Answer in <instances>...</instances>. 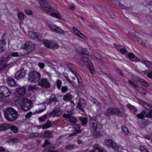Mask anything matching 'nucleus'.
<instances>
[{"label": "nucleus", "instance_id": "nucleus-1", "mask_svg": "<svg viewBox=\"0 0 152 152\" xmlns=\"http://www.w3.org/2000/svg\"><path fill=\"white\" fill-rule=\"evenodd\" d=\"M89 128L91 131L93 132L94 136L97 137L101 134L102 126L98 123L96 117H93L90 118Z\"/></svg>", "mask_w": 152, "mask_h": 152}, {"label": "nucleus", "instance_id": "nucleus-2", "mask_svg": "<svg viewBox=\"0 0 152 152\" xmlns=\"http://www.w3.org/2000/svg\"><path fill=\"white\" fill-rule=\"evenodd\" d=\"M4 114L6 119L8 121H13L18 118L19 114L15 109L9 107L5 109Z\"/></svg>", "mask_w": 152, "mask_h": 152}, {"label": "nucleus", "instance_id": "nucleus-3", "mask_svg": "<svg viewBox=\"0 0 152 152\" xmlns=\"http://www.w3.org/2000/svg\"><path fill=\"white\" fill-rule=\"evenodd\" d=\"M125 110L121 112L118 108L113 107H110L107 108V110L104 112V114L105 116L107 117L110 116L112 114L118 115L119 117H122L124 114Z\"/></svg>", "mask_w": 152, "mask_h": 152}, {"label": "nucleus", "instance_id": "nucleus-4", "mask_svg": "<svg viewBox=\"0 0 152 152\" xmlns=\"http://www.w3.org/2000/svg\"><path fill=\"white\" fill-rule=\"evenodd\" d=\"M40 78V74L36 71H32L28 74V80L31 83H36L39 82Z\"/></svg>", "mask_w": 152, "mask_h": 152}, {"label": "nucleus", "instance_id": "nucleus-5", "mask_svg": "<svg viewBox=\"0 0 152 152\" xmlns=\"http://www.w3.org/2000/svg\"><path fill=\"white\" fill-rule=\"evenodd\" d=\"M138 103L142 105L145 108L150 110L148 113L145 115V117L147 118H152V105L144 101L138 99H137Z\"/></svg>", "mask_w": 152, "mask_h": 152}, {"label": "nucleus", "instance_id": "nucleus-6", "mask_svg": "<svg viewBox=\"0 0 152 152\" xmlns=\"http://www.w3.org/2000/svg\"><path fill=\"white\" fill-rule=\"evenodd\" d=\"M35 47L34 44L32 42L30 41L26 42L22 46V49L26 50L24 53V55L33 52L35 49Z\"/></svg>", "mask_w": 152, "mask_h": 152}, {"label": "nucleus", "instance_id": "nucleus-7", "mask_svg": "<svg viewBox=\"0 0 152 152\" xmlns=\"http://www.w3.org/2000/svg\"><path fill=\"white\" fill-rule=\"evenodd\" d=\"M40 9L43 12L48 14L53 12V8L50 5L48 2L45 1V3L40 4Z\"/></svg>", "mask_w": 152, "mask_h": 152}, {"label": "nucleus", "instance_id": "nucleus-8", "mask_svg": "<svg viewBox=\"0 0 152 152\" xmlns=\"http://www.w3.org/2000/svg\"><path fill=\"white\" fill-rule=\"evenodd\" d=\"M21 99L22 100V104L21 107L25 111L28 110L32 107V102L31 101L24 98Z\"/></svg>", "mask_w": 152, "mask_h": 152}, {"label": "nucleus", "instance_id": "nucleus-9", "mask_svg": "<svg viewBox=\"0 0 152 152\" xmlns=\"http://www.w3.org/2000/svg\"><path fill=\"white\" fill-rule=\"evenodd\" d=\"M82 61L85 64L88 66V69L91 72V73L93 74L94 72V70L93 64L90 62L88 58L84 56L82 57Z\"/></svg>", "mask_w": 152, "mask_h": 152}, {"label": "nucleus", "instance_id": "nucleus-10", "mask_svg": "<svg viewBox=\"0 0 152 152\" xmlns=\"http://www.w3.org/2000/svg\"><path fill=\"white\" fill-rule=\"evenodd\" d=\"M16 90L17 92V96L20 95L21 99H23V97H26L28 96V94L26 92V89L25 88H18L16 89Z\"/></svg>", "mask_w": 152, "mask_h": 152}, {"label": "nucleus", "instance_id": "nucleus-11", "mask_svg": "<svg viewBox=\"0 0 152 152\" xmlns=\"http://www.w3.org/2000/svg\"><path fill=\"white\" fill-rule=\"evenodd\" d=\"M0 93H1L4 97H7L10 96L11 92L8 88L3 86H0Z\"/></svg>", "mask_w": 152, "mask_h": 152}, {"label": "nucleus", "instance_id": "nucleus-12", "mask_svg": "<svg viewBox=\"0 0 152 152\" xmlns=\"http://www.w3.org/2000/svg\"><path fill=\"white\" fill-rule=\"evenodd\" d=\"M38 85L42 87L46 88L50 87V84L46 78H42L39 81Z\"/></svg>", "mask_w": 152, "mask_h": 152}, {"label": "nucleus", "instance_id": "nucleus-13", "mask_svg": "<svg viewBox=\"0 0 152 152\" xmlns=\"http://www.w3.org/2000/svg\"><path fill=\"white\" fill-rule=\"evenodd\" d=\"M105 142L107 147L112 148L115 150H117L118 147L116 143L110 139H107L105 140Z\"/></svg>", "mask_w": 152, "mask_h": 152}, {"label": "nucleus", "instance_id": "nucleus-14", "mask_svg": "<svg viewBox=\"0 0 152 152\" xmlns=\"http://www.w3.org/2000/svg\"><path fill=\"white\" fill-rule=\"evenodd\" d=\"M86 102L85 100L83 99H80L78 102L77 105V108L80 110L83 113H84L85 110L84 109L85 105Z\"/></svg>", "mask_w": 152, "mask_h": 152}, {"label": "nucleus", "instance_id": "nucleus-15", "mask_svg": "<svg viewBox=\"0 0 152 152\" xmlns=\"http://www.w3.org/2000/svg\"><path fill=\"white\" fill-rule=\"evenodd\" d=\"M26 75L25 71L23 69L17 72L15 74L14 77L17 80H19L24 77Z\"/></svg>", "mask_w": 152, "mask_h": 152}, {"label": "nucleus", "instance_id": "nucleus-16", "mask_svg": "<svg viewBox=\"0 0 152 152\" xmlns=\"http://www.w3.org/2000/svg\"><path fill=\"white\" fill-rule=\"evenodd\" d=\"M29 34L31 38L37 40H40L42 38L41 35L39 33L30 31L29 32Z\"/></svg>", "mask_w": 152, "mask_h": 152}, {"label": "nucleus", "instance_id": "nucleus-17", "mask_svg": "<svg viewBox=\"0 0 152 152\" xmlns=\"http://www.w3.org/2000/svg\"><path fill=\"white\" fill-rule=\"evenodd\" d=\"M49 27L53 31L61 34H63L64 32V31L62 30L58 27H57L56 25H49Z\"/></svg>", "mask_w": 152, "mask_h": 152}, {"label": "nucleus", "instance_id": "nucleus-18", "mask_svg": "<svg viewBox=\"0 0 152 152\" xmlns=\"http://www.w3.org/2000/svg\"><path fill=\"white\" fill-rule=\"evenodd\" d=\"M6 81L10 86L14 87L16 85V83L14 79L12 77H9L6 80Z\"/></svg>", "mask_w": 152, "mask_h": 152}, {"label": "nucleus", "instance_id": "nucleus-19", "mask_svg": "<svg viewBox=\"0 0 152 152\" xmlns=\"http://www.w3.org/2000/svg\"><path fill=\"white\" fill-rule=\"evenodd\" d=\"M73 31L74 33L77 34L80 37L83 38L85 40L87 39V37L86 36L82 34L79 30L77 29L75 27H73L72 28Z\"/></svg>", "mask_w": 152, "mask_h": 152}, {"label": "nucleus", "instance_id": "nucleus-20", "mask_svg": "<svg viewBox=\"0 0 152 152\" xmlns=\"http://www.w3.org/2000/svg\"><path fill=\"white\" fill-rule=\"evenodd\" d=\"M94 148L90 152H105V150L100 149V146L97 144H95L93 146Z\"/></svg>", "mask_w": 152, "mask_h": 152}, {"label": "nucleus", "instance_id": "nucleus-21", "mask_svg": "<svg viewBox=\"0 0 152 152\" xmlns=\"http://www.w3.org/2000/svg\"><path fill=\"white\" fill-rule=\"evenodd\" d=\"M78 146L75 144H68L65 146V148L66 150H71L75 148H77Z\"/></svg>", "mask_w": 152, "mask_h": 152}, {"label": "nucleus", "instance_id": "nucleus-22", "mask_svg": "<svg viewBox=\"0 0 152 152\" xmlns=\"http://www.w3.org/2000/svg\"><path fill=\"white\" fill-rule=\"evenodd\" d=\"M48 100L49 101L48 102V104H50L52 102H56L58 101L56 97V96L53 94L51 95Z\"/></svg>", "mask_w": 152, "mask_h": 152}, {"label": "nucleus", "instance_id": "nucleus-23", "mask_svg": "<svg viewBox=\"0 0 152 152\" xmlns=\"http://www.w3.org/2000/svg\"><path fill=\"white\" fill-rule=\"evenodd\" d=\"M10 126V124H4L0 125V131L8 129Z\"/></svg>", "mask_w": 152, "mask_h": 152}, {"label": "nucleus", "instance_id": "nucleus-24", "mask_svg": "<svg viewBox=\"0 0 152 152\" xmlns=\"http://www.w3.org/2000/svg\"><path fill=\"white\" fill-rule=\"evenodd\" d=\"M8 57H5L2 56L0 59V66H3L8 61Z\"/></svg>", "mask_w": 152, "mask_h": 152}, {"label": "nucleus", "instance_id": "nucleus-25", "mask_svg": "<svg viewBox=\"0 0 152 152\" xmlns=\"http://www.w3.org/2000/svg\"><path fill=\"white\" fill-rule=\"evenodd\" d=\"M126 107L133 112L135 113L137 111V108L134 106L131 105L130 104H127Z\"/></svg>", "mask_w": 152, "mask_h": 152}, {"label": "nucleus", "instance_id": "nucleus-26", "mask_svg": "<svg viewBox=\"0 0 152 152\" xmlns=\"http://www.w3.org/2000/svg\"><path fill=\"white\" fill-rule=\"evenodd\" d=\"M128 56L131 61H137L138 60V59L137 57L131 53H129Z\"/></svg>", "mask_w": 152, "mask_h": 152}, {"label": "nucleus", "instance_id": "nucleus-27", "mask_svg": "<svg viewBox=\"0 0 152 152\" xmlns=\"http://www.w3.org/2000/svg\"><path fill=\"white\" fill-rule=\"evenodd\" d=\"M63 99L65 101H70L72 99V95L70 93H67L64 96Z\"/></svg>", "mask_w": 152, "mask_h": 152}, {"label": "nucleus", "instance_id": "nucleus-28", "mask_svg": "<svg viewBox=\"0 0 152 152\" xmlns=\"http://www.w3.org/2000/svg\"><path fill=\"white\" fill-rule=\"evenodd\" d=\"M44 44L46 47L49 48H51V45L53 46V44L50 40H45L44 42Z\"/></svg>", "mask_w": 152, "mask_h": 152}, {"label": "nucleus", "instance_id": "nucleus-29", "mask_svg": "<svg viewBox=\"0 0 152 152\" xmlns=\"http://www.w3.org/2000/svg\"><path fill=\"white\" fill-rule=\"evenodd\" d=\"M39 134L37 132H32L29 134V137L31 138H34L39 136Z\"/></svg>", "mask_w": 152, "mask_h": 152}, {"label": "nucleus", "instance_id": "nucleus-30", "mask_svg": "<svg viewBox=\"0 0 152 152\" xmlns=\"http://www.w3.org/2000/svg\"><path fill=\"white\" fill-rule=\"evenodd\" d=\"M78 119L81 121L83 126H84L87 124L88 122V120L86 118H82L81 117H79Z\"/></svg>", "mask_w": 152, "mask_h": 152}, {"label": "nucleus", "instance_id": "nucleus-31", "mask_svg": "<svg viewBox=\"0 0 152 152\" xmlns=\"http://www.w3.org/2000/svg\"><path fill=\"white\" fill-rule=\"evenodd\" d=\"M139 80V82H140V83L142 85L144 86L145 87H148V84L145 80L142 78H141Z\"/></svg>", "mask_w": 152, "mask_h": 152}, {"label": "nucleus", "instance_id": "nucleus-32", "mask_svg": "<svg viewBox=\"0 0 152 152\" xmlns=\"http://www.w3.org/2000/svg\"><path fill=\"white\" fill-rule=\"evenodd\" d=\"M24 55V53L22 54L20 52H14L11 54V56L13 57H20Z\"/></svg>", "mask_w": 152, "mask_h": 152}, {"label": "nucleus", "instance_id": "nucleus-33", "mask_svg": "<svg viewBox=\"0 0 152 152\" xmlns=\"http://www.w3.org/2000/svg\"><path fill=\"white\" fill-rule=\"evenodd\" d=\"M122 132H124V134H126L129 135L130 134V133L128 131V129L124 125L122 126Z\"/></svg>", "mask_w": 152, "mask_h": 152}, {"label": "nucleus", "instance_id": "nucleus-34", "mask_svg": "<svg viewBox=\"0 0 152 152\" xmlns=\"http://www.w3.org/2000/svg\"><path fill=\"white\" fill-rule=\"evenodd\" d=\"M141 63L144 64L146 66L149 68L152 67V62L151 61L144 60L141 61Z\"/></svg>", "mask_w": 152, "mask_h": 152}, {"label": "nucleus", "instance_id": "nucleus-35", "mask_svg": "<svg viewBox=\"0 0 152 152\" xmlns=\"http://www.w3.org/2000/svg\"><path fill=\"white\" fill-rule=\"evenodd\" d=\"M52 134L50 131H45L44 134V136L47 138H50L52 137Z\"/></svg>", "mask_w": 152, "mask_h": 152}, {"label": "nucleus", "instance_id": "nucleus-36", "mask_svg": "<svg viewBox=\"0 0 152 152\" xmlns=\"http://www.w3.org/2000/svg\"><path fill=\"white\" fill-rule=\"evenodd\" d=\"M145 114L146 112L143 111L140 114H137V116L139 118L143 119L145 118Z\"/></svg>", "mask_w": 152, "mask_h": 152}, {"label": "nucleus", "instance_id": "nucleus-37", "mask_svg": "<svg viewBox=\"0 0 152 152\" xmlns=\"http://www.w3.org/2000/svg\"><path fill=\"white\" fill-rule=\"evenodd\" d=\"M55 114V116H58L61 114L60 112V110L58 107L55 108L53 110Z\"/></svg>", "mask_w": 152, "mask_h": 152}, {"label": "nucleus", "instance_id": "nucleus-38", "mask_svg": "<svg viewBox=\"0 0 152 152\" xmlns=\"http://www.w3.org/2000/svg\"><path fill=\"white\" fill-rule=\"evenodd\" d=\"M9 128L12 131L13 133H17L18 130V128L14 126H11L10 125Z\"/></svg>", "mask_w": 152, "mask_h": 152}, {"label": "nucleus", "instance_id": "nucleus-39", "mask_svg": "<svg viewBox=\"0 0 152 152\" xmlns=\"http://www.w3.org/2000/svg\"><path fill=\"white\" fill-rule=\"evenodd\" d=\"M50 122L49 120H48L46 123L43 125L42 126L43 129L48 128L50 126Z\"/></svg>", "mask_w": 152, "mask_h": 152}, {"label": "nucleus", "instance_id": "nucleus-40", "mask_svg": "<svg viewBox=\"0 0 152 152\" xmlns=\"http://www.w3.org/2000/svg\"><path fill=\"white\" fill-rule=\"evenodd\" d=\"M74 128L75 130V131L79 133L81 131V130L80 129V126L79 124H77L75 125Z\"/></svg>", "mask_w": 152, "mask_h": 152}, {"label": "nucleus", "instance_id": "nucleus-41", "mask_svg": "<svg viewBox=\"0 0 152 152\" xmlns=\"http://www.w3.org/2000/svg\"><path fill=\"white\" fill-rule=\"evenodd\" d=\"M69 121L72 124L76 123L78 121L77 120L75 117H71V116L70 117Z\"/></svg>", "mask_w": 152, "mask_h": 152}, {"label": "nucleus", "instance_id": "nucleus-42", "mask_svg": "<svg viewBox=\"0 0 152 152\" xmlns=\"http://www.w3.org/2000/svg\"><path fill=\"white\" fill-rule=\"evenodd\" d=\"M90 99L94 104H96L97 106H99V102L95 99L92 96H91Z\"/></svg>", "mask_w": 152, "mask_h": 152}, {"label": "nucleus", "instance_id": "nucleus-43", "mask_svg": "<svg viewBox=\"0 0 152 152\" xmlns=\"http://www.w3.org/2000/svg\"><path fill=\"white\" fill-rule=\"evenodd\" d=\"M47 114H45L42 116L39 117L38 119L39 121L41 122H44L46 119L47 118Z\"/></svg>", "mask_w": 152, "mask_h": 152}, {"label": "nucleus", "instance_id": "nucleus-44", "mask_svg": "<svg viewBox=\"0 0 152 152\" xmlns=\"http://www.w3.org/2000/svg\"><path fill=\"white\" fill-rule=\"evenodd\" d=\"M141 78L138 77L135 75H132V79L135 82H139V79H140Z\"/></svg>", "mask_w": 152, "mask_h": 152}, {"label": "nucleus", "instance_id": "nucleus-45", "mask_svg": "<svg viewBox=\"0 0 152 152\" xmlns=\"http://www.w3.org/2000/svg\"><path fill=\"white\" fill-rule=\"evenodd\" d=\"M42 106H43L42 108H40L38 110H36V112L37 113H40L43 112L46 109V106H45L43 105H42Z\"/></svg>", "mask_w": 152, "mask_h": 152}, {"label": "nucleus", "instance_id": "nucleus-46", "mask_svg": "<svg viewBox=\"0 0 152 152\" xmlns=\"http://www.w3.org/2000/svg\"><path fill=\"white\" fill-rule=\"evenodd\" d=\"M51 15L52 16L57 18L59 19H60L61 18V16L59 13L57 14L55 13H52Z\"/></svg>", "mask_w": 152, "mask_h": 152}, {"label": "nucleus", "instance_id": "nucleus-47", "mask_svg": "<svg viewBox=\"0 0 152 152\" xmlns=\"http://www.w3.org/2000/svg\"><path fill=\"white\" fill-rule=\"evenodd\" d=\"M51 144V143L50 142H49L48 140H45L44 143L42 145V147L43 148H45L47 145H50Z\"/></svg>", "mask_w": 152, "mask_h": 152}, {"label": "nucleus", "instance_id": "nucleus-48", "mask_svg": "<svg viewBox=\"0 0 152 152\" xmlns=\"http://www.w3.org/2000/svg\"><path fill=\"white\" fill-rule=\"evenodd\" d=\"M129 83L131 85L133 86L135 88H137L138 87V86L137 84H134V82L131 80H129L128 81Z\"/></svg>", "mask_w": 152, "mask_h": 152}, {"label": "nucleus", "instance_id": "nucleus-49", "mask_svg": "<svg viewBox=\"0 0 152 152\" xmlns=\"http://www.w3.org/2000/svg\"><path fill=\"white\" fill-rule=\"evenodd\" d=\"M139 127L142 129L144 128L146 126L145 123L142 121H141L139 123Z\"/></svg>", "mask_w": 152, "mask_h": 152}, {"label": "nucleus", "instance_id": "nucleus-50", "mask_svg": "<svg viewBox=\"0 0 152 152\" xmlns=\"http://www.w3.org/2000/svg\"><path fill=\"white\" fill-rule=\"evenodd\" d=\"M37 88H38L35 86L30 85L29 86V89L30 91H32L34 90L37 89Z\"/></svg>", "mask_w": 152, "mask_h": 152}, {"label": "nucleus", "instance_id": "nucleus-51", "mask_svg": "<svg viewBox=\"0 0 152 152\" xmlns=\"http://www.w3.org/2000/svg\"><path fill=\"white\" fill-rule=\"evenodd\" d=\"M6 43L4 40L0 41V49L4 47Z\"/></svg>", "mask_w": 152, "mask_h": 152}, {"label": "nucleus", "instance_id": "nucleus-52", "mask_svg": "<svg viewBox=\"0 0 152 152\" xmlns=\"http://www.w3.org/2000/svg\"><path fill=\"white\" fill-rule=\"evenodd\" d=\"M62 82L60 80H58L57 81V86L58 89H60L61 85Z\"/></svg>", "mask_w": 152, "mask_h": 152}, {"label": "nucleus", "instance_id": "nucleus-53", "mask_svg": "<svg viewBox=\"0 0 152 152\" xmlns=\"http://www.w3.org/2000/svg\"><path fill=\"white\" fill-rule=\"evenodd\" d=\"M128 35H130L131 36L133 37L135 39H136V38H138V36H137L134 33H129L128 34Z\"/></svg>", "mask_w": 152, "mask_h": 152}, {"label": "nucleus", "instance_id": "nucleus-54", "mask_svg": "<svg viewBox=\"0 0 152 152\" xmlns=\"http://www.w3.org/2000/svg\"><path fill=\"white\" fill-rule=\"evenodd\" d=\"M136 39L137 40L138 42L142 44L143 45H145V44L143 40L141 38H140L138 36V38H136Z\"/></svg>", "mask_w": 152, "mask_h": 152}, {"label": "nucleus", "instance_id": "nucleus-55", "mask_svg": "<svg viewBox=\"0 0 152 152\" xmlns=\"http://www.w3.org/2000/svg\"><path fill=\"white\" fill-rule=\"evenodd\" d=\"M68 69L69 70L75 75L76 77H77V72L76 71L73 70L72 68L70 67H69Z\"/></svg>", "mask_w": 152, "mask_h": 152}, {"label": "nucleus", "instance_id": "nucleus-56", "mask_svg": "<svg viewBox=\"0 0 152 152\" xmlns=\"http://www.w3.org/2000/svg\"><path fill=\"white\" fill-rule=\"evenodd\" d=\"M18 18L20 20L23 19L24 18V16L23 14L20 12L18 14Z\"/></svg>", "mask_w": 152, "mask_h": 152}, {"label": "nucleus", "instance_id": "nucleus-57", "mask_svg": "<svg viewBox=\"0 0 152 152\" xmlns=\"http://www.w3.org/2000/svg\"><path fill=\"white\" fill-rule=\"evenodd\" d=\"M24 11L28 15H31L33 13L32 11L27 9L25 10Z\"/></svg>", "mask_w": 152, "mask_h": 152}, {"label": "nucleus", "instance_id": "nucleus-58", "mask_svg": "<svg viewBox=\"0 0 152 152\" xmlns=\"http://www.w3.org/2000/svg\"><path fill=\"white\" fill-rule=\"evenodd\" d=\"M94 56L95 57L99 60L102 62L103 61V59L101 58L100 56H99V54L97 53H96L95 55Z\"/></svg>", "mask_w": 152, "mask_h": 152}, {"label": "nucleus", "instance_id": "nucleus-59", "mask_svg": "<svg viewBox=\"0 0 152 152\" xmlns=\"http://www.w3.org/2000/svg\"><path fill=\"white\" fill-rule=\"evenodd\" d=\"M33 114V113L31 112H29L25 115V117L26 118H30Z\"/></svg>", "mask_w": 152, "mask_h": 152}, {"label": "nucleus", "instance_id": "nucleus-60", "mask_svg": "<svg viewBox=\"0 0 152 152\" xmlns=\"http://www.w3.org/2000/svg\"><path fill=\"white\" fill-rule=\"evenodd\" d=\"M140 150L141 152H148L147 150L142 146L140 147Z\"/></svg>", "mask_w": 152, "mask_h": 152}, {"label": "nucleus", "instance_id": "nucleus-61", "mask_svg": "<svg viewBox=\"0 0 152 152\" xmlns=\"http://www.w3.org/2000/svg\"><path fill=\"white\" fill-rule=\"evenodd\" d=\"M38 65L39 67L41 69H43L45 66L44 64L42 62H40L39 63Z\"/></svg>", "mask_w": 152, "mask_h": 152}, {"label": "nucleus", "instance_id": "nucleus-62", "mask_svg": "<svg viewBox=\"0 0 152 152\" xmlns=\"http://www.w3.org/2000/svg\"><path fill=\"white\" fill-rule=\"evenodd\" d=\"M68 90V88L66 86H64L61 88V90L62 92H65Z\"/></svg>", "mask_w": 152, "mask_h": 152}, {"label": "nucleus", "instance_id": "nucleus-63", "mask_svg": "<svg viewBox=\"0 0 152 152\" xmlns=\"http://www.w3.org/2000/svg\"><path fill=\"white\" fill-rule=\"evenodd\" d=\"M63 117L66 118L70 119V117H71V115L70 114H64L63 115Z\"/></svg>", "mask_w": 152, "mask_h": 152}, {"label": "nucleus", "instance_id": "nucleus-64", "mask_svg": "<svg viewBox=\"0 0 152 152\" xmlns=\"http://www.w3.org/2000/svg\"><path fill=\"white\" fill-rule=\"evenodd\" d=\"M78 133L76 131H74L72 132V133L69 134V136L70 137H72L75 135L76 134H78Z\"/></svg>", "mask_w": 152, "mask_h": 152}]
</instances>
